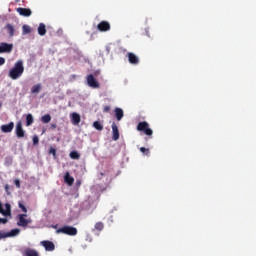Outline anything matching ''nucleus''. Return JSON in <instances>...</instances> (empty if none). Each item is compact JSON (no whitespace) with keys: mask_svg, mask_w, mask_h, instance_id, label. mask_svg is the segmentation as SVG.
<instances>
[{"mask_svg":"<svg viewBox=\"0 0 256 256\" xmlns=\"http://www.w3.org/2000/svg\"><path fill=\"white\" fill-rule=\"evenodd\" d=\"M25 73V66H23V60H18L12 69H10L8 77L14 81L19 79L21 75Z\"/></svg>","mask_w":256,"mask_h":256,"instance_id":"obj_1","label":"nucleus"},{"mask_svg":"<svg viewBox=\"0 0 256 256\" xmlns=\"http://www.w3.org/2000/svg\"><path fill=\"white\" fill-rule=\"evenodd\" d=\"M137 131H140L150 137L153 135V130L149 128V123L147 121L139 122L137 125Z\"/></svg>","mask_w":256,"mask_h":256,"instance_id":"obj_2","label":"nucleus"},{"mask_svg":"<svg viewBox=\"0 0 256 256\" xmlns=\"http://www.w3.org/2000/svg\"><path fill=\"white\" fill-rule=\"evenodd\" d=\"M56 233H63V235H69L70 237H75L78 231H77V228L73 226H63L58 230H56Z\"/></svg>","mask_w":256,"mask_h":256,"instance_id":"obj_3","label":"nucleus"},{"mask_svg":"<svg viewBox=\"0 0 256 256\" xmlns=\"http://www.w3.org/2000/svg\"><path fill=\"white\" fill-rule=\"evenodd\" d=\"M99 73H101L100 71H96L93 74H89L87 76V83L89 85V87H92L93 89H99L101 87V85L99 84L98 81H96L95 77H97L99 75Z\"/></svg>","mask_w":256,"mask_h":256,"instance_id":"obj_4","label":"nucleus"},{"mask_svg":"<svg viewBox=\"0 0 256 256\" xmlns=\"http://www.w3.org/2000/svg\"><path fill=\"white\" fill-rule=\"evenodd\" d=\"M15 133L18 139H23V137H25V130L23 129V123L21 121L17 122Z\"/></svg>","mask_w":256,"mask_h":256,"instance_id":"obj_5","label":"nucleus"},{"mask_svg":"<svg viewBox=\"0 0 256 256\" xmlns=\"http://www.w3.org/2000/svg\"><path fill=\"white\" fill-rule=\"evenodd\" d=\"M97 29L98 31H101V33H105L107 31H111V24L107 21H101L98 25H97Z\"/></svg>","mask_w":256,"mask_h":256,"instance_id":"obj_6","label":"nucleus"},{"mask_svg":"<svg viewBox=\"0 0 256 256\" xmlns=\"http://www.w3.org/2000/svg\"><path fill=\"white\" fill-rule=\"evenodd\" d=\"M13 51V44L7 42L0 43V54L1 53H11Z\"/></svg>","mask_w":256,"mask_h":256,"instance_id":"obj_7","label":"nucleus"},{"mask_svg":"<svg viewBox=\"0 0 256 256\" xmlns=\"http://www.w3.org/2000/svg\"><path fill=\"white\" fill-rule=\"evenodd\" d=\"M27 217V214H20L19 220L17 222L18 227H27L29 223H31V219H25Z\"/></svg>","mask_w":256,"mask_h":256,"instance_id":"obj_8","label":"nucleus"},{"mask_svg":"<svg viewBox=\"0 0 256 256\" xmlns=\"http://www.w3.org/2000/svg\"><path fill=\"white\" fill-rule=\"evenodd\" d=\"M45 251H55V244L52 241L44 240L40 242Z\"/></svg>","mask_w":256,"mask_h":256,"instance_id":"obj_9","label":"nucleus"},{"mask_svg":"<svg viewBox=\"0 0 256 256\" xmlns=\"http://www.w3.org/2000/svg\"><path fill=\"white\" fill-rule=\"evenodd\" d=\"M127 57L131 65H139V57L133 54V52H128Z\"/></svg>","mask_w":256,"mask_h":256,"instance_id":"obj_10","label":"nucleus"},{"mask_svg":"<svg viewBox=\"0 0 256 256\" xmlns=\"http://www.w3.org/2000/svg\"><path fill=\"white\" fill-rule=\"evenodd\" d=\"M15 127V123L9 122L8 124H4L1 126L2 133H11Z\"/></svg>","mask_w":256,"mask_h":256,"instance_id":"obj_11","label":"nucleus"},{"mask_svg":"<svg viewBox=\"0 0 256 256\" xmlns=\"http://www.w3.org/2000/svg\"><path fill=\"white\" fill-rule=\"evenodd\" d=\"M17 13H19V15H21L22 17H31V9L29 8H17L16 9Z\"/></svg>","mask_w":256,"mask_h":256,"instance_id":"obj_12","label":"nucleus"},{"mask_svg":"<svg viewBox=\"0 0 256 256\" xmlns=\"http://www.w3.org/2000/svg\"><path fill=\"white\" fill-rule=\"evenodd\" d=\"M23 256H39V252L33 248H25L22 251Z\"/></svg>","mask_w":256,"mask_h":256,"instance_id":"obj_13","label":"nucleus"},{"mask_svg":"<svg viewBox=\"0 0 256 256\" xmlns=\"http://www.w3.org/2000/svg\"><path fill=\"white\" fill-rule=\"evenodd\" d=\"M112 133L113 141H119V128L117 127V124L115 122L112 123Z\"/></svg>","mask_w":256,"mask_h":256,"instance_id":"obj_14","label":"nucleus"},{"mask_svg":"<svg viewBox=\"0 0 256 256\" xmlns=\"http://www.w3.org/2000/svg\"><path fill=\"white\" fill-rule=\"evenodd\" d=\"M71 123L72 125H79L81 123V115L79 113H72L71 114Z\"/></svg>","mask_w":256,"mask_h":256,"instance_id":"obj_15","label":"nucleus"},{"mask_svg":"<svg viewBox=\"0 0 256 256\" xmlns=\"http://www.w3.org/2000/svg\"><path fill=\"white\" fill-rule=\"evenodd\" d=\"M19 233H21V230L19 229H12L9 233L7 234H1V237H16V235H19Z\"/></svg>","mask_w":256,"mask_h":256,"instance_id":"obj_16","label":"nucleus"},{"mask_svg":"<svg viewBox=\"0 0 256 256\" xmlns=\"http://www.w3.org/2000/svg\"><path fill=\"white\" fill-rule=\"evenodd\" d=\"M114 113H115V117H116L117 121H121V119H123V117L125 115L123 113V109H121V108H115Z\"/></svg>","mask_w":256,"mask_h":256,"instance_id":"obj_17","label":"nucleus"},{"mask_svg":"<svg viewBox=\"0 0 256 256\" xmlns=\"http://www.w3.org/2000/svg\"><path fill=\"white\" fill-rule=\"evenodd\" d=\"M64 181H65V183H67V185L71 186V185H73V183H75V178L71 177L69 172H66V174L64 176Z\"/></svg>","mask_w":256,"mask_h":256,"instance_id":"obj_18","label":"nucleus"},{"mask_svg":"<svg viewBox=\"0 0 256 256\" xmlns=\"http://www.w3.org/2000/svg\"><path fill=\"white\" fill-rule=\"evenodd\" d=\"M46 34H47L46 26L43 23H40L38 27V35H41V37H43Z\"/></svg>","mask_w":256,"mask_h":256,"instance_id":"obj_19","label":"nucleus"},{"mask_svg":"<svg viewBox=\"0 0 256 256\" xmlns=\"http://www.w3.org/2000/svg\"><path fill=\"white\" fill-rule=\"evenodd\" d=\"M41 89H42L41 84H36V85H34V86L32 87L31 93H32L33 95H36L37 93H40V92H41Z\"/></svg>","mask_w":256,"mask_h":256,"instance_id":"obj_20","label":"nucleus"},{"mask_svg":"<svg viewBox=\"0 0 256 256\" xmlns=\"http://www.w3.org/2000/svg\"><path fill=\"white\" fill-rule=\"evenodd\" d=\"M33 114L26 115V127H31L33 125Z\"/></svg>","mask_w":256,"mask_h":256,"instance_id":"obj_21","label":"nucleus"},{"mask_svg":"<svg viewBox=\"0 0 256 256\" xmlns=\"http://www.w3.org/2000/svg\"><path fill=\"white\" fill-rule=\"evenodd\" d=\"M11 216V204L6 203L5 204V210H4V217Z\"/></svg>","mask_w":256,"mask_h":256,"instance_id":"obj_22","label":"nucleus"},{"mask_svg":"<svg viewBox=\"0 0 256 256\" xmlns=\"http://www.w3.org/2000/svg\"><path fill=\"white\" fill-rule=\"evenodd\" d=\"M6 29L9 33L10 37H13V35H15V27H13V25L7 24Z\"/></svg>","mask_w":256,"mask_h":256,"instance_id":"obj_23","label":"nucleus"},{"mask_svg":"<svg viewBox=\"0 0 256 256\" xmlns=\"http://www.w3.org/2000/svg\"><path fill=\"white\" fill-rule=\"evenodd\" d=\"M41 122L42 123H51V115L50 114H45L44 116L41 117Z\"/></svg>","mask_w":256,"mask_h":256,"instance_id":"obj_24","label":"nucleus"},{"mask_svg":"<svg viewBox=\"0 0 256 256\" xmlns=\"http://www.w3.org/2000/svg\"><path fill=\"white\" fill-rule=\"evenodd\" d=\"M22 33H23V35H29V33H31V26L23 25L22 26Z\"/></svg>","mask_w":256,"mask_h":256,"instance_id":"obj_25","label":"nucleus"},{"mask_svg":"<svg viewBox=\"0 0 256 256\" xmlns=\"http://www.w3.org/2000/svg\"><path fill=\"white\" fill-rule=\"evenodd\" d=\"M93 127L94 129H96L97 131H103V124H101V122L99 121H95L93 123Z\"/></svg>","mask_w":256,"mask_h":256,"instance_id":"obj_26","label":"nucleus"},{"mask_svg":"<svg viewBox=\"0 0 256 256\" xmlns=\"http://www.w3.org/2000/svg\"><path fill=\"white\" fill-rule=\"evenodd\" d=\"M70 158L79 160V159H81V154H79V152H77V151H72V152H70Z\"/></svg>","mask_w":256,"mask_h":256,"instance_id":"obj_27","label":"nucleus"},{"mask_svg":"<svg viewBox=\"0 0 256 256\" xmlns=\"http://www.w3.org/2000/svg\"><path fill=\"white\" fill-rule=\"evenodd\" d=\"M94 229H96V231H103V229H105V225L103 222H97L94 226Z\"/></svg>","mask_w":256,"mask_h":256,"instance_id":"obj_28","label":"nucleus"},{"mask_svg":"<svg viewBox=\"0 0 256 256\" xmlns=\"http://www.w3.org/2000/svg\"><path fill=\"white\" fill-rule=\"evenodd\" d=\"M4 189H5V192H6L7 195H11V191L10 190L13 189V187L9 186V184H6L4 186Z\"/></svg>","mask_w":256,"mask_h":256,"instance_id":"obj_29","label":"nucleus"},{"mask_svg":"<svg viewBox=\"0 0 256 256\" xmlns=\"http://www.w3.org/2000/svg\"><path fill=\"white\" fill-rule=\"evenodd\" d=\"M140 152L144 153V155H149V148L140 147Z\"/></svg>","mask_w":256,"mask_h":256,"instance_id":"obj_30","label":"nucleus"},{"mask_svg":"<svg viewBox=\"0 0 256 256\" xmlns=\"http://www.w3.org/2000/svg\"><path fill=\"white\" fill-rule=\"evenodd\" d=\"M14 185L16 186L17 189H21V180L15 179L14 180Z\"/></svg>","mask_w":256,"mask_h":256,"instance_id":"obj_31","label":"nucleus"},{"mask_svg":"<svg viewBox=\"0 0 256 256\" xmlns=\"http://www.w3.org/2000/svg\"><path fill=\"white\" fill-rule=\"evenodd\" d=\"M18 206L23 211V213H27V207H25V205H23L21 202H19Z\"/></svg>","mask_w":256,"mask_h":256,"instance_id":"obj_32","label":"nucleus"},{"mask_svg":"<svg viewBox=\"0 0 256 256\" xmlns=\"http://www.w3.org/2000/svg\"><path fill=\"white\" fill-rule=\"evenodd\" d=\"M33 145H39V136L33 137Z\"/></svg>","mask_w":256,"mask_h":256,"instance_id":"obj_33","label":"nucleus"},{"mask_svg":"<svg viewBox=\"0 0 256 256\" xmlns=\"http://www.w3.org/2000/svg\"><path fill=\"white\" fill-rule=\"evenodd\" d=\"M109 111H111V107L110 106H104L103 112L104 113H109Z\"/></svg>","mask_w":256,"mask_h":256,"instance_id":"obj_34","label":"nucleus"},{"mask_svg":"<svg viewBox=\"0 0 256 256\" xmlns=\"http://www.w3.org/2000/svg\"><path fill=\"white\" fill-rule=\"evenodd\" d=\"M9 220H7V218H0V223H2L3 225H5Z\"/></svg>","mask_w":256,"mask_h":256,"instance_id":"obj_35","label":"nucleus"},{"mask_svg":"<svg viewBox=\"0 0 256 256\" xmlns=\"http://www.w3.org/2000/svg\"><path fill=\"white\" fill-rule=\"evenodd\" d=\"M2 65H5V58L0 57V67H1Z\"/></svg>","mask_w":256,"mask_h":256,"instance_id":"obj_36","label":"nucleus"},{"mask_svg":"<svg viewBox=\"0 0 256 256\" xmlns=\"http://www.w3.org/2000/svg\"><path fill=\"white\" fill-rule=\"evenodd\" d=\"M0 213L1 215H4V209H3V204L0 201Z\"/></svg>","mask_w":256,"mask_h":256,"instance_id":"obj_37","label":"nucleus"},{"mask_svg":"<svg viewBox=\"0 0 256 256\" xmlns=\"http://www.w3.org/2000/svg\"><path fill=\"white\" fill-rule=\"evenodd\" d=\"M50 153H51L52 155H56L57 150H55V148H51V149H50Z\"/></svg>","mask_w":256,"mask_h":256,"instance_id":"obj_38","label":"nucleus"},{"mask_svg":"<svg viewBox=\"0 0 256 256\" xmlns=\"http://www.w3.org/2000/svg\"><path fill=\"white\" fill-rule=\"evenodd\" d=\"M51 129H57V124H51Z\"/></svg>","mask_w":256,"mask_h":256,"instance_id":"obj_39","label":"nucleus"},{"mask_svg":"<svg viewBox=\"0 0 256 256\" xmlns=\"http://www.w3.org/2000/svg\"><path fill=\"white\" fill-rule=\"evenodd\" d=\"M77 185H81V181H78V182H77Z\"/></svg>","mask_w":256,"mask_h":256,"instance_id":"obj_40","label":"nucleus"},{"mask_svg":"<svg viewBox=\"0 0 256 256\" xmlns=\"http://www.w3.org/2000/svg\"><path fill=\"white\" fill-rule=\"evenodd\" d=\"M100 175H101V177H103V175H105V174H103V172H101Z\"/></svg>","mask_w":256,"mask_h":256,"instance_id":"obj_41","label":"nucleus"},{"mask_svg":"<svg viewBox=\"0 0 256 256\" xmlns=\"http://www.w3.org/2000/svg\"><path fill=\"white\" fill-rule=\"evenodd\" d=\"M16 1V3H19V1H21V0H15Z\"/></svg>","mask_w":256,"mask_h":256,"instance_id":"obj_42","label":"nucleus"},{"mask_svg":"<svg viewBox=\"0 0 256 256\" xmlns=\"http://www.w3.org/2000/svg\"><path fill=\"white\" fill-rule=\"evenodd\" d=\"M0 239H3V236H1V233H0Z\"/></svg>","mask_w":256,"mask_h":256,"instance_id":"obj_43","label":"nucleus"},{"mask_svg":"<svg viewBox=\"0 0 256 256\" xmlns=\"http://www.w3.org/2000/svg\"><path fill=\"white\" fill-rule=\"evenodd\" d=\"M0 107H1V102H0Z\"/></svg>","mask_w":256,"mask_h":256,"instance_id":"obj_44","label":"nucleus"}]
</instances>
